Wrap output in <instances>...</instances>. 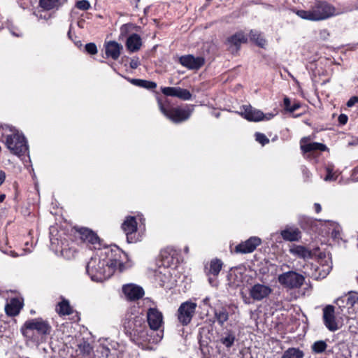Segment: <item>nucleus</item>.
I'll use <instances>...</instances> for the list:
<instances>
[{"instance_id":"nucleus-13","label":"nucleus","mask_w":358,"mask_h":358,"mask_svg":"<svg viewBox=\"0 0 358 358\" xmlns=\"http://www.w3.org/2000/svg\"><path fill=\"white\" fill-rule=\"evenodd\" d=\"M122 293L127 301H134L144 295L143 289L135 284L129 283L122 286Z\"/></svg>"},{"instance_id":"nucleus-16","label":"nucleus","mask_w":358,"mask_h":358,"mask_svg":"<svg viewBox=\"0 0 358 358\" xmlns=\"http://www.w3.org/2000/svg\"><path fill=\"white\" fill-rule=\"evenodd\" d=\"M180 64L190 70L199 69L205 62L202 57H194L192 55H183L179 57Z\"/></svg>"},{"instance_id":"nucleus-28","label":"nucleus","mask_w":358,"mask_h":358,"mask_svg":"<svg viewBox=\"0 0 358 358\" xmlns=\"http://www.w3.org/2000/svg\"><path fill=\"white\" fill-rule=\"evenodd\" d=\"M230 277L231 278L229 279V281L235 287H240L243 285V283L245 280V279H244L243 271L240 268H236L231 271Z\"/></svg>"},{"instance_id":"nucleus-34","label":"nucleus","mask_w":358,"mask_h":358,"mask_svg":"<svg viewBox=\"0 0 358 358\" xmlns=\"http://www.w3.org/2000/svg\"><path fill=\"white\" fill-rule=\"evenodd\" d=\"M130 82L136 86L149 90L155 89L157 87V84L155 83L141 79H131Z\"/></svg>"},{"instance_id":"nucleus-45","label":"nucleus","mask_w":358,"mask_h":358,"mask_svg":"<svg viewBox=\"0 0 358 358\" xmlns=\"http://www.w3.org/2000/svg\"><path fill=\"white\" fill-rule=\"evenodd\" d=\"M76 7L82 10H87L90 8V3L87 0H80L76 2Z\"/></svg>"},{"instance_id":"nucleus-32","label":"nucleus","mask_w":358,"mask_h":358,"mask_svg":"<svg viewBox=\"0 0 358 358\" xmlns=\"http://www.w3.org/2000/svg\"><path fill=\"white\" fill-rule=\"evenodd\" d=\"M235 340L234 333L231 330H228L222 335L220 343L226 348H230L234 345Z\"/></svg>"},{"instance_id":"nucleus-21","label":"nucleus","mask_w":358,"mask_h":358,"mask_svg":"<svg viewBox=\"0 0 358 358\" xmlns=\"http://www.w3.org/2000/svg\"><path fill=\"white\" fill-rule=\"evenodd\" d=\"M157 268L154 271L155 279L159 281L161 286H163L171 279L172 270L162 265H156Z\"/></svg>"},{"instance_id":"nucleus-19","label":"nucleus","mask_w":358,"mask_h":358,"mask_svg":"<svg viewBox=\"0 0 358 358\" xmlns=\"http://www.w3.org/2000/svg\"><path fill=\"white\" fill-rule=\"evenodd\" d=\"M80 239L93 246L94 249L100 246V239L98 236L88 228H80L78 230Z\"/></svg>"},{"instance_id":"nucleus-53","label":"nucleus","mask_w":358,"mask_h":358,"mask_svg":"<svg viewBox=\"0 0 358 358\" xmlns=\"http://www.w3.org/2000/svg\"><path fill=\"white\" fill-rule=\"evenodd\" d=\"M138 61L137 59H132L130 62V67L131 69H136L138 66Z\"/></svg>"},{"instance_id":"nucleus-55","label":"nucleus","mask_w":358,"mask_h":358,"mask_svg":"<svg viewBox=\"0 0 358 358\" xmlns=\"http://www.w3.org/2000/svg\"><path fill=\"white\" fill-rule=\"evenodd\" d=\"M314 208H315V212L317 213H319L322 210L321 205L320 203H314Z\"/></svg>"},{"instance_id":"nucleus-7","label":"nucleus","mask_w":358,"mask_h":358,"mask_svg":"<svg viewBox=\"0 0 358 358\" xmlns=\"http://www.w3.org/2000/svg\"><path fill=\"white\" fill-rule=\"evenodd\" d=\"M197 305L191 301H187L180 304L177 310V319L182 326L188 325L196 312Z\"/></svg>"},{"instance_id":"nucleus-37","label":"nucleus","mask_w":358,"mask_h":358,"mask_svg":"<svg viewBox=\"0 0 358 358\" xmlns=\"http://www.w3.org/2000/svg\"><path fill=\"white\" fill-rule=\"evenodd\" d=\"M215 317L218 324L220 326H223L229 319V313L225 309L222 308L220 310H215Z\"/></svg>"},{"instance_id":"nucleus-43","label":"nucleus","mask_w":358,"mask_h":358,"mask_svg":"<svg viewBox=\"0 0 358 358\" xmlns=\"http://www.w3.org/2000/svg\"><path fill=\"white\" fill-rule=\"evenodd\" d=\"M358 303V296L355 294H350L346 296V304L352 307Z\"/></svg>"},{"instance_id":"nucleus-60","label":"nucleus","mask_w":358,"mask_h":358,"mask_svg":"<svg viewBox=\"0 0 358 358\" xmlns=\"http://www.w3.org/2000/svg\"><path fill=\"white\" fill-rule=\"evenodd\" d=\"M39 18H43V15L41 14L39 16H38ZM43 18L45 19V20H48L50 18V15H48V17H46V15H44L43 16Z\"/></svg>"},{"instance_id":"nucleus-62","label":"nucleus","mask_w":358,"mask_h":358,"mask_svg":"<svg viewBox=\"0 0 358 358\" xmlns=\"http://www.w3.org/2000/svg\"><path fill=\"white\" fill-rule=\"evenodd\" d=\"M10 252H11V255H12L13 257H17V256H18V255H17V254L16 252H13V251H11Z\"/></svg>"},{"instance_id":"nucleus-6","label":"nucleus","mask_w":358,"mask_h":358,"mask_svg":"<svg viewBox=\"0 0 358 358\" xmlns=\"http://www.w3.org/2000/svg\"><path fill=\"white\" fill-rule=\"evenodd\" d=\"M137 219L140 222L144 221V219L141 215L127 216L122 224V229L126 234L127 241L129 243L140 241V237L136 236Z\"/></svg>"},{"instance_id":"nucleus-4","label":"nucleus","mask_w":358,"mask_h":358,"mask_svg":"<svg viewBox=\"0 0 358 358\" xmlns=\"http://www.w3.org/2000/svg\"><path fill=\"white\" fill-rule=\"evenodd\" d=\"M0 139L5 141L7 148L18 157L22 156V135L15 128L8 124L0 127Z\"/></svg>"},{"instance_id":"nucleus-2","label":"nucleus","mask_w":358,"mask_h":358,"mask_svg":"<svg viewBox=\"0 0 358 358\" xmlns=\"http://www.w3.org/2000/svg\"><path fill=\"white\" fill-rule=\"evenodd\" d=\"M127 259V254L116 245L99 248L88 262L86 271L92 281L103 282L116 270L123 271L126 268L124 262Z\"/></svg>"},{"instance_id":"nucleus-18","label":"nucleus","mask_w":358,"mask_h":358,"mask_svg":"<svg viewBox=\"0 0 358 358\" xmlns=\"http://www.w3.org/2000/svg\"><path fill=\"white\" fill-rule=\"evenodd\" d=\"M162 92L167 96L178 97L182 100H189L192 94L189 90L179 87H164L161 88Z\"/></svg>"},{"instance_id":"nucleus-25","label":"nucleus","mask_w":358,"mask_h":358,"mask_svg":"<svg viewBox=\"0 0 358 358\" xmlns=\"http://www.w3.org/2000/svg\"><path fill=\"white\" fill-rule=\"evenodd\" d=\"M22 303L16 298L11 299L5 306L6 313L10 316H15L20 313Z\"/></svg>"},{"instance_id":"nucleus-52","label":"nucleus","mask_w":358,"mask_h":358,"mask_svg":"<svg viewBox=\"0 0 358 358\" xmlns=\"http://www.w3.org/2000/svg\"><path fill=\"white\" fill-rule=\"evenodd\" d=\"M300 106H300V103H298V102H295V103H294L292 105V106L290 107L289 112H290V113H293V112H294L295 110H296L297 109H299V108H300Z\"/></svg>"},{"instance_id":"nucleus-14","label":"nucleus","mask_w":358,"mask_h":358,"mask_svg":"<svg viewBox=\"0 0 358 358\" xmlns=\"http://www.w3.org/2000/svg\"><path fill=\"white\" fill-rule=\"evenodd\" d=\"M262 240L257 236H251L245 241L241 242L235 248L236 253L247 254L255 250L257 246L261 245Z\"/></svg>"},{"instance_id":"nucleus-12","label":"nucleus","mask_w":358,"mask_h":358,"mask_svg":"<svg viewBox=\"0 0 358 358\" xmlns=\"http://www.w3.org/2000/svg\"><path fill=\"white\" fill-rule=\"evenodd\" d=\"M222 268V262L220 259H213L205 266V273L208 276L209 283L212 286L216 285L215 278L218 275Z\"/></svg>"},{"instance_id":"nucleus-26","label":"nucleus","mask_w":358,"mask_h":358,"mask_svg":"<svg viewBox=\"0 0 358 358\" xmlns=\"http://www.w3.org/2000/svg\"><path fill=\"white\" fill-rule=\"evenodd\" d=\"M227 41L230 48L234 47L238 50L241 44L247 42V36L243 32H238L229 37Z\"/></svg>"},{"instance_id":"nucleus-56","label":"nucleus","mask_w":358,"mask_h":358,"mask_svg":"<svg viewBox=\"0 0 358 358\" xmlns=\"http://www.w3.org/2000/svg\"><path fill=\"white\" fill-rule=\"evenodd\" d=\"M203 305H206V306H210V297L208 296H206V298H204L202 301Z\"/></svg>"},{"instance_id":"nucleus-29","label":"nucleus","mask_w":358,"mask_h":358,"mask_svg":"<svg viewBox=\"0 0 358 358\" xmlns=\"http://www.w3.org/2000/svg\"><path fill=\"white\" fill-rule=\"evenodd\" d=\"M289 252L299 258L306 259L311 257V252L304 246L293 245L289 249Z\"/></svg>"},{"instance_id":"nucleus-1","label":"nucleus","mask_w":358,"mask_h":358,"mask_svg":"<svg viewBox=\"0 0 358 358\" xmlns=\"http://www.w3.org/2000/svg\"><path fill=\"white\" fill-rule=\"evenodd\" d=\"M147 327L142 315L127 313L124 327L130 339L143 349H152L149 344L157 343L163 338V315L156 308H150L147 311Z\"/></svg>"},{"instance_id":"nucleus-22","label":"nucleus","mask_w":358,"mask_h":358,"mask_svg":"<svg viewBox=\"0 0 358 358\" xmlns=\"http://www.w3.org/2000/svg\"><path fill=\"white\" fill-rule=\"evenodd\" d=\"M123 47L116 41H110L105 44V52L107 57H110L114 60L119 58L121 50Z\"/></svg>"},{"instance_id":"nucleus-30","label":"nucleus","mask_w":358,"mask_h":358,"mask_svg":"<svg viewBox=\"0 0 358 358\" xmlns=\"http://www.w3.org/2000/svg\"><path fill=\"white\" fill-rule=\"evenodd\" d=\"M66 0H40V6L46 10L52 9H57L61 6Z\"/></svg>"},{"instance_id":"nucleus-5","label":"nucleus","mask_w":358,"mask_h":358,"mask_svg":"<svg viewBox=\"0 0 358 358\" xmlns=\"http://www.w3.org/2000/svg\"><path fill=\"white\" fill-rule=\"evenodd\" d=\"M178 264L179 253L173 248H166L162 250L156 263V265H162L171 270L176 268Z\"/></svg>"},{"instance_id":"nucleus-61","label":"nucleus","mask_w":358,"mask_h":358,"mask_svg":"<svg viewBox=\"0 0 358 358\" xmlns=\"http://www.w3.org/2000/svg\"><path fill=\"white\" fill-rule=\"evenodd\" d=\"M184 252L185 253H188L189 252V247L188 246H185V248H184Z\"/></svg>"},{"instance_id":"nucleus-59","label":"nucleus","mask_w":358,"mask_h":358,"mask_svg":"<svg viewBox=\"0 0 358 358\" xmlns=\"http://www.w3.org/2000/svg\"><path fill=\"white\" fill-rule=\"evenodd\" d=\"M6 198V196L5 194H0V202H3V200L5 199Z\"/></svg>"},{"instance_id":"nucleus-27","label":"nucleus","mask_w":358,"mask_h":358,"mask_svg":"<svg viewBox=\"0 0 358 358\" xmlns=\"http://www.w3.org/2000/svg\"><path fill=\"white\" fill-rule=\"evenodd\" d=\"M300 231L297 228H286L280 232L282 238L287 241H296L300 238Z\"/></svg>"},{"instance_id":"nucleus-11","label":"nucleus","mask_w":358,"mask_h":358,"mask_svg":"<svg viewBox=\"0 0 358 358\" xmlns=\"http://www.w3.org/2000/svg\"><path fill=\"white\" fill-rule=\"evenodd\" d=\"M272 292L269 285L256 283L249 289L250 296L254 300L260 301L267 298Z\"/></svg>"},{"instance_id":"nucleus-17","label":"nucleus","mask_w":358,"mask_h":358,"mask_svg":"<svg viewBox=\"0 0 358 358\" xmlns=\"http://www.w3.org/2000/svg\"><path fill=\"white\" fill-rule=\"evenodd\" d=\"M24 325L27 329L36 330L42 335L49 334L51 331V327L49 324L41 318L28 320Z\"/></svg>"},{"instance_id":"nucleus-36","label":"nucleus","mask_w":358,"mask_h":358,"mask_svg":"<svg viewBox=\"0 0 358 358\" xmlns=\"http://www.w3.org/2000/svg\"><path fill=\"white\" fill-rule=\"evenodd\" d=\"M57 231L56 227H51L50 228V242H51V247L52 250H55L56 251H60L61 252H63L64 247H63V243L62 242V245L59 246V239L58 238L55 237L54 235V232Z\"/></svg>"},{"instance_id":"nucleus-41","label":"nucleus","mask_w":358,"mask_h":358,"mask_svg":"<svg viewBox=\"0 0 358 358\" xmlns=\"http://www.w3.org/2000/svg\"><path fill=\"white\" fill-rule=\"evenodd\" d=\"M80 352L85 356H90L93 350V348L87 341H83L78 345Z\"/></svg>"},{"instance_id":"nucleus-33","label":"nucleus","mask_w":358,"mask_h":358,"mask_svg":"<svg viewBox=\"0 0 358 358\" xmlns=\"http://www.w3.org/2000/svg\"><path fill=\"white\" fill-rule=\"evenodd\" d=\"M303 352L298 348H289L286 350L281 358H303Z\"/></svg>"},{"instance_id":"nucleus-39","label":"nucleus","mask_w":358,"mask_h":358,"mask_svg":"<svg viewBox=\"0 0 358 358\" xmlns=\"http://www.w3.org/2000/svg\"><path fill=\"white\" fill-rule=\"evenodd\" d=\"M26 238H29L30 241L27 240L24 243V254L26 252H31L36 244V241L34 240V237L32 236V231L30 230L28 233V235L26 236Z\"/></svg>"},{"instance_id":"nucleus-58","label":"nucleus","mask_w":358,"mask_h":358,"mask_svg":"<svg viewBox=\"0 0 358 358\" xmlns=\"http://www.w3.org/2000/svg\"><path fill=\"white\" fill-rule=\"evenodd\" d=\"M303 175L307 178H308L310 175V173L309 172V171L306 168L303 169Z\"/></svg>"},{"instance_id":"nucleus-63","label":"nucleus","mask_w":358,"mask_h":358,"mask_svg":"<svg viewBox=\"0 0 358 358\" xmlns=\"http://www.w3.org/2000/svg\"><path fill=\"white\" fill-rule=\"evenodd\" d=\"M68 36H69V38H71V29H70V30L69 31V32H68Z\"/></svg>"},{"instance_id":"nucleus-31","label":"nucleus","mask_w":358,"mask_h":358,"mask_svg":"<svg viewBox=\"0 0 358 358\" xmlns=\"http://www.w3.org/2000/svg\"><path fill=\"white\" fill-rule=\"evenodd\" d=\"M56 310L60 315H69L73 312L69 301L65 299H62V301L58 303Z\"/></svg>"},{"instance_id":"nucleus-24","label":"nucleus","mask_w":358,"mask_h":358,"mask_svg":"<svg viewBox=\"0 0 358 358\" xmlns=\"http://www.w3.org/2000/svg\"><path fill=\"white\" fill-rule=\"evenodd\" d=\"M142 45L141 36L137 34H132L127 40L126 46L129 51L134 52L138 51Z\"/></svg>"},{"instance_id":"nucleus-3","label":"nucleus","mask_w":358,"mask_h":358,"mask_svg":"<svg viewBox=\"0 0 358 358\" xmlns=\"http://www.w3.org/2000/svg\"><path fill=\"white\" fill-rule=\"evenodd\" d=\"M296 15L304 20L320 21L339 14L336 8L326 1H317L309 10H298Z\"/></svg>"},{"instance_id":"nucleus-47","label":"nucleus","mask_w":358,"mask_h":358,"mask_svg":"<svg viewBox=\"0 0 358 358\" xmlns=\"http://www.w3.org/2000/svg\"><path fill=\"white\" fill-rule=\"evenodd\" d=\"M328 224L331 225L333 228L332 231H331L332 236H335L334 238H337L336 236L339 234V231H340L339 226L334 222H328Z\"/></svg>"},{"instance_id":"nucleus-35","label":"nucleus","mask_w":358,"mask_h":358,"mask_svg":"<svg viewBox=\"0 0 358 358\" xmlns=\"http://www.w3.org/2000/svg\"><path fill=\"white\" fill-rule=\"evenodd\" d=\"M250 37L252 41H254L258 46L261 48H264L266 45V40L257 31L252 30L250 34Z\"/></svg>"},{"instance_id":"nucleus-10","label":"nucleus","mask_w":358,"mask_h":358,"mask_svg":"<svg viewBox=\"0 0 358 358\" xmlns=\"http://www.w3.org/2000/svg\"><path fill=\"white\" fill-rule=\"evenodd\" d=\"M241 115L248 121L259 122L268 120L273 117L271 113L264 114L261 110L252 108L251 106H243Z\"/></svg>"},{"instance_id":"nucleus-46","label":"nucleus","mask_w":358,"mask_h":358,"mask_svg":"<svg viewBox=\"0 0 358 358\" xmlns=\"http://www.w3.org/2000/svg\"><path fill=\"white\" fill-rule=\"evenodd\" d=\"M85 49L86 52L90 55H95L97 53V48L95 43H90L85 45Z\"/></svg>"},{"instance_id":"nucleus-48","label":"nucleus","mask_w":358,"mask_h":358,"mask_svg":"<svg viewBox=\"0 0 358 358\" xmlns=\"http://www.w3.org/2000/svg\"><path fill=\"white\" fill-rule=\"evenodd\" d=\"M10 33L15 36H20V30L17 28H15L13 24L9 25L8 27Z\"/></svg>"},{"instance_id":"nucleus-57","label":"nucleus","mask_w":358,"mask_h":358,"mask_svg":"<svg viewBox=\"0 0 358 358\" xmlns=\"http://www.w3.org/2000/svg\"><path fill=\"white\" fill-rule=\"evenodd\" d=\"M23 142H24V154L27 151H28L27 141L24 137Z\"/></svg>"},{"instance_id":"nucleus-23","label":"nucleus","mask_w":358,"mask_h":358,"mask_svg":"<svg viewBox=\"0 0 358 358\" xmlns=\"http://www.w3.org/2000/svg\"><path fill=\"white\" fill-rule=\"evenodd\" d=\"M320 175L324 181L333 182L338 178L339 172L335 170L334 166L332 164H327L325 165L324 170L320 171Z\"/></svg>"},{"instance_id":"nucleus-49","label":"nucleus","mask_w":358,"mask_h":358,"mask_svg":"<svg viewBox=\"0 0 358 358\" xmlns=\"http://www.w3.org/2000/svg\"><path fill=\"white\" fill-rule=\"evenodd\" d=\"M357 103H358V96H352L348 101L347 106L352 107Z\"/></svg>"},{"instance_id":"nucleus-54","label":"nucleus","mask_w":358,"mask_h":358,"mask_svg":"<svg viewBox=\"0 0 358 358\" xmlns=\"http://www.w3.org/2000/svg\"><path fill=\"white\" fill-rule=\"evenodd\" d=\"M6 179V173L3 171H0V186L4 182Z\"/></svg>"},{"instance_id":"nucleus-51","label":"nucleus","mask_w":358,"mask_h":358,"mask_svg":"<svg viewBox=\"0 0 358 358\" xmlns=\"http://www.w3.org/2000/svg\"><path fill=\"white\" fill-rule=\"evenodd\" d=\"M283 103H284L285 109L286 110L289 111L290 107L292 106L290 99L288 97H285L284 100H283Z\"/></svg>"},{"instance_id":"nucleus-40","label":"nucleus","mask_w":358,"mask_h":358,"mask_svg":"<svg viewBox=\"0 0 358 358\" xmlns=\"http://www.w3.org/2000/svg\"><path fill=\"white\" fill-rule=\"evenodd\" d=\"M327 348V344L324 341H317L313 343L311 350L313 352L320 354L324 352Z\"/></svg>"},{"instance_id":"nucleus-64","label":"nucleus","mask_w":358,"mask_h":358,"mask_svg":"<svg viewBox=\"0 0 358 358\" xmlns=\"http://www.w3.org/2000/svg\"><path fill=\"white\" fill-rule=\"evenodd\" d=\"M245 303H250V302H249V301H247L246 300H245Z\"/></svg>"},{"instance_id":"nucleus-8","label":"nucleus","mask_w":358,"mask_h":358,"mask_svg":"<svg viewBox=\"0 0 358 358\" xmlns=\"http://www.w3.org/2000/svg\"><path fill=\"white\" fill-rule=\"evenodd\" d=\"M278 282L285 287L294 289L301 287L305 280L303 275L294 271H288L278 276Z\"/></svg>"},{"instance_id":"nucleus-42","label":"nucleus","mask_w":358,"mask_h":358,"mask_svg":"<svg viewBox=\"0 0 358 358\" xmlns=\"http://www.w3.org/2000/svg\"><path fill=\"white\" fill-rule=\"evenodd\" d=\"M255 140L261 145H264L269 142V139L264 134L255 133Z\"/></svg>"},{"instance_id":"nucleus-9","label":"nucleus","mask_w":358,"mask_h":358,"mask_svg":"<svg viewBox=\"0 0 358 358\" xmlns=\"http://www.w3.org/2000/svg\"><path fill=\"white\" fill-rule=\"evenodd\" d=\"M194 110L193 106H186L183 108H173L166 113L164 116L175 123L187 120Z\"/></svg>"},{"instance_id":"nucleus-20","label":"nucleus","mask_w":358,"mask_h":358,"mask_svg":"<svg viewBox=\"0 0 358 358\" xmlns=\"http://www.w3.org/2000/svg\"><path fill=\"white\" fill-rule=\"evenodd\" d=\"M300 146L303 153L315 152L317 151L323 152L327 150V147L320 143L311 142L309 138H303L300 141Z\"/></svg>"},{"instance_id":"nucleus-50","label":"nucleus","mask_w":358,"mask_h":358,"mask_svg":"<svg viewBox=\"0 0 358 358\" xmlns=\"http://www.w3.org/2000/svg\"><path fill=\"white\" fill-rule=\"evenodd\" d=\"M348 117L345 114H341L339 116H338V122L341 124V125H344L347 123L348 122Z\"/></svg>"},{"instance_id":"nucleus-15","label":"nucleus","mask_w":358,"mask_h":358,"mask_svg":"<svg viewBox=\"0 0 358 358\" xmlns=\"http://www.w3.org/2000/svg\"><path fill=\"white\" fill-rule=\"evenodd\" d=\"M322 318L325 327L330 331H335L338 329L335 317V310L333 306L328 305L323 308Z\"/></svg>"},{"instance_id":"nucleus-44","label":"nucleus","mask_w":358,"mask_h":358,"mask_svg":"<svg viewBox=\"0 0 358 358\" xmlns=\"http://www.w3.org/2000/svg\"><path fill=\"white\" fill-rule=\"evenodd\" d=\"M97 351L100 352L102 357L107 358L110 354V348L106 345L101 343Z\"/></svg>"},{"instance_id":"nucleus-38","label":"nucleus","mask_w":358,"mask_h":358,"mask_svg":"<svg viewBox=\"0 0 358 358\" xmlns=\"http://www.w3.org/2000/svg\"><path fill=\"white\" fill-rule=\"evenodd\" d=\"M157 103L159 108L160 111L165 115L168 113L170 109L173 108L170 103V101L168 98H158Z\"/></svg>"}]
</instances>
